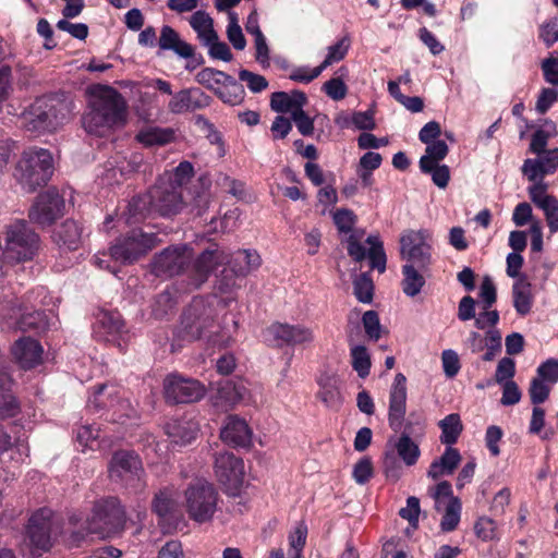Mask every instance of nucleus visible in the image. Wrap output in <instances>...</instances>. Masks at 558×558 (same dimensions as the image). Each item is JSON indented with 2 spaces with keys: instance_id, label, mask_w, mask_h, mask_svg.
<instances>
[{
  "instance_id": "1",
  "label": "nucleus",
  "mask_w": 558,
  "mask_h": 558,
  "mask_svg": "<svg viewBox=\"0 0 558 558\" xmlns=\"http://www.w3.org/2000/svg\"><path fill=\"white\" fill-rule=\"evenodd\" d=\"M128 106L122 95L108 85H96L89 90L88 111L82 122L88 134L105 136L126 121Z\"/></svg>"
},
{
  "instance_id": "2",
  "label": "nucleus",
  "mask_w": 558,
  "mask_h": 558,
  "mask_svg": "<svg viewBox=\"0 0 558 558\" xmlns=\"http://www.w3.org/2000/svg\"><path fill=\"white\" fill-rule=\"evenodd\" d=\"M182 192L178 185L159 178L154 186L144 195L134 196L126 206L119 220L126 225L138 222L147 214H158L162 217H172L178 215L184 207Z\"/></svg>"
},
{
  "instance_id": "3",
  "label": "nucleus",
  "mask_w": 558,
  "mask_h": 558,
  "mask_svg": "<svg viewBox=\"0 0 558 558\" xmlns=\"http://www.w3.org/2000/svg\"><path fill=\"white\" fill-rule=\"evenodd\" d=\"M126 523V512L117 497H105L96 500L90 515L85 521L83 531L72 533L74 542L80 543L86 535L95 534L101 539L121 533Z\"/></svg>"
},
{
  "instance_id": "4",
  "label": "nucleus",
  "mask_w": 558,
  "mask_h": 558,
  "mask_svg": "<svg viewBox=\"0 0 558 558\" xmlns=\"http://www.w3.org/2000/svg\"><path fill=\"white\" fill-rule=\"evenodd\" d=\"M39 235L23 219L7 225L0 235V248L9 263L32 260L39 250Z\"/></svg>"
},
{
  "instance_id": "5",
  "label": "nucleus",
  "mask_w": 558,
  "mask_h": 558,
  "mask_svg": "<svg viewBox=\"0 0 558 558\" xmlns=\"http://www.w3.org/2000/svg\"><path fill=\"white\" fill-rule=\"evenodd\" d=\"M69 116L68 105L57 97L37 98L24 113V126L27 131L51 132L62 125Z\"/></svg>"
},
{
  "instance_id": "6",
  "label": "nucleus",
  "mask_w": 558,
  "mask_h": 558,
  "mask_svg": "<svg viewBox=\"0 0 558 558\" xmlns=\"http://www.w3.org/2000/svg\"><path fill=\"white\" fill-rule=\"evenodd\" d=\"M219 326L216 324L211 308L205 306L201 298L193 300L181 317L180 333L186 340L204 339L215 347L218 344Z\"/></svg>"
},
{
  "instance_id": "7",
  "label": "nucleus",
  "mask_w": 558,
  "mask_h": 558,
  "mask_svg": "<svg viewBox=\"0 0 558 558\" xmlns=\"http://www.w3.org/2000/svg\"><path fill=\"white\" fill-rule=\"evenodd\" d=\"M17 179L28 192L47 184L53 173V158L45 148L32 147L23 151L16 167Z\"/></svg>"
},
{
  "instance_id": "8",
  "label": "nucleus",
  "mask_w": 558,
  "mask_h": 558,
  "mask_svg": "<svg viewBox=\"0 0 558 558\" xmlns=\"http://www.w3.org/2000/svg\"><path fill=\"white\" fill-rule=\"evenodd\" d=\"M189 517L198 523L209 521L217 507L218 494L211 483L197 478L189 484L184 493Z\"/></svg>"
},
{
  "instance_id": "9",
  "label": "nucleus",
  "mask_w": 558,
  "mask_h": 558,
  "mask_svg": "<svg viewBox=\"0 0 558 558\" xmlns=\"http://www.w3.org/2000/svg\"><path fill=\"white\" fill-rule=\"evenodd\" d=\"M160 243L156 233L132 229L117 239L110 247V257L122 264H132Z\"/></svg>"
},
{
  "instance_id": "10",
  "label": "nucleus",
  "mask_w": 558,
  "mask_h": 558,
  "mask_svg": "<svg viewBox=\"0 0 558 558\" xmlns=\"http://www.w3.org/2000/svg\"><path fill=\"white\" fill-rule=\"evenodd\" d=\"M37 298H46V289L39 287L24 295L23 302L12 303V318H16V326L22 331L44 332L50 327V319L45 311L36 310Z\"/></svg>"
},
{
  "instance_id": "11",
  "label": "nucleus",
  "mask_w": 558,
  "mask_h": 558,
  "mask_svg": "<svg viewBox=\"0 0 558 558\" xmlns=\"http://www.w3.org/2000/svg\"><path fill=\"white\" fill-rule=\"evenodd\" d=\"M87 407L95 411L106 408L112 410L111 420L118 423H124V417L135 415L130 401L123 397L121 389L113 385H100L88 398Z\"/></svg>"
},
{
  "instance_id": "12",
  "label": "nucleus",
  "mask_w": 558,
  "mask_h": 558,
  "mask_svg": "<svg viewBox=\"0 0 558 558\" xmlns=\"http://www.w3.org/2000/svg\"><path fill=\"white\" fill-rule=\"evenodd\" d=\"M162 389L165 400L169 404L197 402L206 392L204 385L198 380L178 373H171L165 377Z\"/></svg>"
},
{
  "instance_id": "13",
  "label": "nucleus",
  "mask_w": 558,
  "mask_h": 558,
  "mask_svg": "<svg viewBox=\"0 0 558 558\" xmlns=\"http://www.w3.org/2000/svg\"><path fill=\"white\" fill-rule=\"evenodd\" d=\"M215 473L228 496L241 497L244 474L241 458H236L231 452L219 453L215 460Z\"/></svg>"
},
{
  "instance_id": "14",
  "label": "nucleus",
  "mask_w": 558,
  "mask_h": 558,
  "mask_svg": "<svg viewBox=\"0 0 558 558\" xmlns=\"http://www.w3.org/2000/svg\"><path fill=\"white\" fill-rule=\"evenodd\" d=\"M429 232L425 229L409 230L400 239V254L405 265H414L426 270L430 264Z\"/></svg>"
},
{
  "instance_id": "15",
  "label": "nucleus",
  "mask_w": 558,
  "mask_h": 558,
  "mask_svg": "<svg viewBox=\"0 0 558 558\" xmlns=\"http://www.w3.org/2000/svg\"><path fill=\"white\" fill-rule=\"evenodd\" d=\"M191 259L192 253L186 245L169 246L155 255L151 272L157 277L170 278L181 274Z\"/></svg>"
},
{
  "instance_id": "16",
  "label": "nucleus",
  "mask_w": 558,
  "mask_h": 558,
  "mask_svg": "<svg viewBox=\"0 0 558 558\" xmlns=\"http://www.w3.org/2000/svg\"><path fill=\"white\" fill-rule=\"evenodd\" d=\"M369 248L366 251L365 246L351 234L347 240V250L349 256L355 262H362L367 256L372 269L378 270L380 274L385 272L387 256L384 248V243L378 234H369L365 241Z\"/></svg>"
},
{
  "instance_id": "17",
  "label": "nucleus",
  "mask_w": 558,
  "mask_h": 558,
  "mask_svg": "<svg viewBox=\"0 0 558 558\" xmlns=\"http://www.w3.org/2000/svg\"><path fill=\"white\" fill-rule=\"evenodd\" d=\"M64 205V198L59 192L56 189H48L36 197L28 218L39 226H50L63 214Z\"/></svg>"
},
{
  "instance_id": "18",
  "label": "nucleus",
  "mask_w": 558,
  "mask_h": 558,
  "mask_svg": "<svg viewBox=\"0 0 558 558\" xmlns=\"http://www.w3.org/2000/svg\"><path fill=\"white\" fill-rule=\"evenodd\" d=\"M264 337L269 344L278 348L306 344L314 340V333L311 328L303 325L282 323L271 324L265 330Z\"/></svg>"
},
{
  "instance_id": "19",
  "label": "nucleus",
  "mask_w": 558,
  "mask_h": 558,
  "mask_svg": "<svg viewBox=\"0 0 558 558\" xmlns=\"http://www.w3.org/2000/svg\"><path fill=\"white\" fill-rule=\"evenodd\" d=\"M53 512L49 508H40L32 514L27 525V536L35 549L48 551L51 543Z\"/></svg>"
},
{
  "instance_id": "20",
  "label": "nucleus",
  "mask_w": 558,
  "mask_h": 558,
  "mask_svg": "<svg viewBox=\"0 0 558 558\" xmlns=\"http://www.w3.org/2000/svg\"><path fill=\"white\" fill-rule=\"evenodd\" d=\"M407 413V377L402 373L395 376L389 392L388 423L389 427L399 432Z\"/></svg>"
},
{
  "instance_id": "21",
  "label": "nucleus",
  "mask_w": 558,
  "mask_h": 558,
  "mask_svg": "<svg viewBox=\"0 0 558 558\" xmlns=\"http://www.w3.org/2000/svg\"><path fill=\"white\" fill-rule=\"evenodd\" d=\"M537 158L524 160L521 171L529 181H536L548 174H554L558 169V147L546 149Z\"/></svg>"
},
{
  "instance_id": "22",
  "label": "nucleus",
  "mask_w": 558,
  "mask_h": 558,
  "mask_svg": "<svg viewBox=\"0 0 558 558\" xmlns=\"http://www.w3.org/2000/svg\"><path fill=\"white\" fill-rule=\"evenodd\" d=\"M209 104L210 97L199 88H186L172 96L168 109L174 114H181L206 108Z\"/></svg>"
},
{
  "instance_id": "23",
  "label": "nucleus",
  "mask_w": 558,
  "mask_h": 558,
  "mask_svg": "<svg viewBox=\"0 0 558 558\" xmlns=\"http://www.w3.org/2000/svg\"><path fill=\"white\" fill-rule=\"evenodd\" d=\"M108 471L112 478L122 480L126 475L140 478L143 473L142 460L134 451L120 450L112 454Z\"/></svg>"
},
{
  "instance_id": "24",
  "label": "nucleus",
  "mask_w": 558,
  "mask_h": 558,
  "mask_svg": "<svg viewBox=\"0 0 558 558\" xmlns=\"http://www.w3.org/2000/svg\"><path fill=\"white\" fill-rule=\"evenodd\" d=\"M227 260V255L218 248L213 246L205 250L195 260L193 266V281L194 288L201 287L209 277V275Z\"/></svg>"
},
{
  "instance_id": "25",
  "label": "nucleus",
  "mask_w": 558,
  "mask_h": 558,
  "mask_svg": "<svg viewBox=\"0 0 558 558\" xmlns=\"http://www.w3.org/2000/svg\"><path fill=\"white\" fill-rule=\"evenodd\" d=\"M43 347L32 338H21L12 347V354L22 368L29 369L41 362Z\"/></svg>"
},
{
  "instance_id": "26",
  "label": "nucleus",
  "mask_w": 558,
  "mask_h": 558,
  "mask_svg": "<svg viewBox=\"0 0 558 558\" xmlns=\"http://www.w3.org/2000/svg\"><path fill=\"white\" fill-rule=\"evenodd\" d=\"M82 226L68 219L54 230L52 239L61 251H76L82 244Z\"/></svg>"
},
{
  "instance_id": "27",
  "label": "nucleus",
  "mask_w": 558,
  "mask_h": 558,
  "mask_svg": "<svg viewBox=\"0 0 558 558\" xmlns=\"http://www.w3.org/2000/svg\"><path fill=\"white\" fill-rule=\"evenodd\" d=\"M28 457V447L21 440L11 439V436L0 429V463L17 465Z\"/></svg>"
},
{
  "instance_id": "28",
  "label": "nucleus",
  "mask_w": 558,
  "mask_h": 558,
  "mask_svg": "<svg viewBox=\"0 0 558 558\" xmlns=\"http://www.w3.org/2000/svg\"><path fill=\"white\" fill-rule=\"evenodd\" d=\"M307 102L305 93L294 89L291 93L275 92L270 97V108L272 111L278 113H291L295 112L299 108L304 107Z\"/></svg>"
},
{
  "instance_id": "29",
  "label": "nucleus",
  "mask_w": 558,
  "mask_h": 558,
  "mask_svg": "<svg viewBox=\"0 0 558 558\" xmlns=\"http://www.w3.org/2000/svg\"><path fill=\"white\" fill-rule=\"evenodd\" d=\"M512 304L519 316H526L531 313L534 304L532 284L526 276H521L512 284Z\"/></svg>"
},
{
  "instance_id": "30",
  "label": "nucleus",
  "mask_w": 558,
  "mask_h": 558,
  "mask_svg": "<svg viewBox=\"0 0 558 558\" xmlns=\"http://www.w3.org/2000/svg\"><path fill=\"white\" fill-rule=\"evenodd\" d=\"M158 46L161 50H171L184 59L191 58L194 54L193 46L182 40L179 33L169 25L161 27Z\"/></svg>"
},
{
  "instance_id": "31",
  "label": "nucleus",
  "mask_w": 558,
  "mask_h": 558,
  "mask_svg": "<svg viewBox=\"0 0 558 558\" xmlns=\"http://www.w3.org/2000/svg\"><path fill=\"white\" fill-rule=\"evenodd\" d=\"M195 423L186 420H170L165 424V433L171 442L180 446L192 442L197 436Z\"/></svg>"
},
{
  "instance_id": "32",
  "label": "nucleus",
  "mask_w": 558,
  "mask_h": 558,
  "mask_svg": "<svg viewBox=\"0 0 558 558\" xmlns=\"http://www.w3.org/2000/svg\"><path fill=\"white\" fill-rule=\"evenodd\" d=\"M124 323L119 312L104 311L98 317L94 327L95 333L106 341L114 338L123 330Z\"/></svg>"
},
{
  "instance_id": "33",
  "label": "nucleus",
  "mask_w": 558,
  "mask_h": 558,
  "mask_svg": "<svg viewBox=\"0 0 558 558\" xmlns=\"http://www.w3.org/2000/svg\"><path fill=\"white\" fill-rule=\"evenodd\" d=\"M241 1L242 0H215L217 10L227 11L229 14L227 35L235 49H244V36L242 34L241 26L238 23V15L230 12V10Z\"/></svg>"
},
{
  "instance_id": "34",
  "label": "nucleus",
  "mask_w": 558,
  "mask_h": 558,
  "mask_svg": "<svg viewBox=\"0 0 558 558\" xmlns=\"http://www.w3.org/2000/svg\"><path fill=\"white\" fill-rule=\"evenodd\" d=\"M461 461V454L458 449L447 446L438 460L432 462L427 475L437 480L444 474H452Z\"/></svg>"
},
{
  "instance_id": "35",
  "label": "nucleus",
  "mask_w": 558,
  "mask_h": 558,
  "mask_svg": "<svg viewBox=\"0 0 558 558\" xmlns=\"http://www.w3.org/2000/svg\"><path fill=\"white\" fill-rule=\"evenodd\" d=\"M558 135L556 123L550 119H541L537 121V129L531 136L529 146L530 153L539 155L546 148L548 141Z\"/></svg>"
},
{
  "instance_id": "36",
  "label": "nucleus",
  "mask_w": 558,
  "mask_h": 558,
  "mask_svg": "<svg viewBox=\"0 0 558 558\" xmlns=\"http://www.w3.org/2000/svg\"><path fill=\"white\" fill-rule=\"evenodd\" d=\"M319 390L317 398L327 408H339L341 405V393L335 376L323 374L317 379Z\"/></svg>"
},
{
  "instance_id": "37",
  "label": "nucleus",
  "mask_w": 558,
  "mask_h": 558,
  "mask_svg": "<svg viewBox=\"0 0 558 558\" xmlns=\"http://www.w3.org/2000/svg\"><path fill=\"white\" fill-rule=\"evenodd\" d=\"M189 22L202 45L216 39L217 33L214 29V21L208 13L201 10L196 11L191 15Z\"/></svg>"
},
{
  "instance_id": "38",
  "label": "nucleus",
  "mask_w": 558,
  "mask_h": 558,
  "mask_svg": "<svg viewBox=\"0 0 558 558\" xmlns=\"http://www.w3.org/2000/svg\"><path fill=\"white\" fill-rule=\"evenodd\" d=\"M221 440L231 448L244 446V420L229 416L220 433Z\"/></svg>"
},
{
  "instance_id": "39",
  "label": "nucleus",
  "mask_w": 558,
  "mask_h": 558,
  "mask_svg": "<svg viewBox=\"0 0 558 558\" xmlns=\"http://www.w3.org/2000/svg\"><path fill=\"white\" fill-rule=\"evenodd\" d=\"M423 271L414 265H403L402 275L403 279L401 282L402 291L407 296L414 298L425 286V278Z\"/></svg>"
},
{
  "instance_id": "40",
  "label": "nucleus",
  "mask_w": 558,
  "mask_h": 558,
  "mask_svg": "<svg viewBox=\"0 0 558 558\" xmlns=\"http://www.w3.org/2000/svg\"><path fill=\"white\" fill-rule=\"evenodd\" d=\"M438 426L441 429L440 442L446 446H452L458 441L463 430V425L458 413H451L439 421Z\"/></svg>"
},
{
  "instance_id": "41",
  "label": "nucleus",
  "mask_w": 558,
  "mask_h": 558,
  "mask_svg": "<svg viewBox=\"0 0 558 558\" xmlns=\"http://www.w3.org/2000/svg\"><path fill=\"white\" fill-rule=\"evenodd\" d=\"M410 427V424L405 425V430L401 434L399 437L396 449L398 452V456L401 458V460L408 465L412 466L414 465L421 454L418 445H416L410 436V432L408 430Z\"/></svg>"
},
{
  "instance_id": "42",
  "label": "nucleus",
  "mask_w": 558,
  "mask_h": 558,
  "mask_svg": "<svg viewBox=\"0 0 558 558\" xmlns=\"http://www.w3.org/2000/svg\"><path fill=\"white\" fill-rule=\"evenodd\" d=\"M12 380L9 377L0 384V418L13 417L17 414L20 405L11 391Z\"/></svg>"
},
{
  "instance_id": "43",
  "label": "nucleus",
  "mask_w": 558,
  "mask_h": 558,
  "mask_svg": "<svg viewBox=\"0 0 558 558\" xmlns=\"http://www.w3.org/2000/svg\"><path fill=\"white\" fill-rule=\"evenodd\" d=\"M216 95L225 102L231 106L242 104L244 100V88L232 76L227 75L226 82L220 85Z\"/></svg>"
},
{
  "instance_id": "44",
  "label": "nucleus",
  "mask_w": 558,
  "mask_h": 558,
  "mask_svg": "<svg viewBox=\"0 0 558 558\" xmlns=\"http://www.w3.org/2000/svg\"><path fill=\"white\" fill-rule=\"evenodd\" d=\"M449 153V147L442 140H437L426 144L425 155L420 158V169H430V165L438 163Z\"/></svg>"
},
{
  "instance_id": "45",
  "label": "nucleus",
  "mask_w": 558,
  "mask_h": 558,
  "mask_svg": "<svg viewBox=\"0 0 558 558\" xmlns=\"http://www.w3.org/2000/svg\"><path fill=\"white\" fill-rule=\"evenodd\" d=\"M173 131L170 129L147 128L138 132L136 138L145 146L163 145L172 141Z\"/></svg>"
},
{
  "instance_id": "46",
  "label": "nucleus",
  "mask_w": 558,
  "mask_h": 558,
  "mask_svg": "<svg viewBox=\"0 0 558 558\" xmlns=\"http://www.w3.org/2000/svg\"><path fill=\"white\" fill-rule=\"evenodd\" d=\"M353 294L361 303L369 304L373 302L374 283L368 272H362L354 278Z\"/></svg>"
},
{
  "instance_id": "47",
  "label": "nucleus",
  "mask_w": 558,
  "mask_h": 558,
  "mask_svg": "<svg viewBox=\"0 0 558 558\" xmlns=\"http://www.w3.org/2000/svg\"><path fill=\"white\" fill-rule=\"evenodd\" d=\"M246 33H250L254 36V47H255V59L262 65V68H268L270 65L269 62V48L266 41V37L260 31L259 26H248L246 25Z\"/></svg>"
},
{
  "instance_id": "48",
  "label": "nucleus",
  "mask_w": 558,
  "mask_h": 558,
  "mask_svg": "<svg viewBox=\"0 0 558 558\" xmlns=\"http://www.w3.org/2000/svg\"><path fill=\"white\" fill-rule=\"evenodd\" d=\"M352 368L357 373L359 377L365 378L371 372V356L365 345L357 344L351 348Z\"/></svg>"
},
{
  "instance_id": "49",
  "label": "nucleus",
  "mask_w": 558,
  "mask_h": 558,
  "mask_svg": "<svg viewBox=\"0 0 558 558\" xmlns=\"http://www.w3.org/2000/svg\"><path fill=\"white\" fill-rule=\"evenodd\" d=\"M461 502L459 498L452 497L446 507L440 521V529L444 532L454 531L460 522Z\"/></svg>"
},
{
  "instance_id": "50",
  "label": "nucleus",
  "mask_w": 558,
  "mask_h": 558,
  "mask_svg": "<svg viewBox=\"0 0 558 558\" xmlns=\"http://www.w3.org/2000/svg\"><path fill=\"white\" fill-rule=\"evenodd\" d=\"M349 48L350 39L348 37H343L336 44L329 46L324 61L318 65L322 68V72L329 65L343 60L349 51Z\"/></svg>"
},
{
  "instance_id": "51",
  "label": "nucleus",
  "mask_w": 558,
  "mask_h": 558,
  "mask_svg": "<svg viewBox=\"0 0 558 558\" xmlns=\"http://www.w3.org/2000/svg\"><path fill=\"white\" fill-rule=\"evenodd\" d=\"M177 304L174 294L169 290L159 293L153 304V315L156 318L162 319L168 314L172 313Z\"/></svg>"
},
{
  "instance_id": "52",
  "label": "nucleus",
  "mask_w": 558,
  "mask_h": 558,
  "mask_svg": "<svg viewBox=\"0 0 558 558\" xmlns=\"http://www.w3.org/2000/svg\"><path fill=\"white\" fill-rule=\"evenodd\" d=\"M227 75L222 71L205 68L196 74V81L216 93L220 85L226 82Z\"/></svg>"
},
{
  "instance_id": "53",
  "label": "nucleus",
  "mask_w": 558,
  "mask_h": 558,
  "mask_svg": "<svg viewBox=\"0 0 558 558\" xmlns=\"http://www.w3.org/2000/svg\"><path fill=\"white\" fill-rule=\"evenodd\" d=\"M533 184L529 186L527 192L531 201L538 207L543 208L545 203L549 204L554 199H556L555 196L548 195L547 189L548 185L546 182H544V178H538L536 181H532Z\"/></svg>"
},
{
  "instance_id": "54",
  "label": "nucleus",
  "mask_w": 558,
  "mask_h": 558,
  "mask_svg": "<svg viewBox=\"0 0 558 558\" xmlns=\"http://www.w3.org/2000/svg\"><path fill=\"white\" fill-rule=\"evenodd\" d=\"M332 220L340 233H349L353 230L356 222V216L353 210L348 208H338L332 214Z\"/></svg>"
},
{
  "instance_id": "55",
  "label": "nucleus",
  "mask_w": 558,
  "mask_h": 558,
  "mask_svg": "<svg viewBox=\"0 0 558 558\" xmlns=\"http://www.w3.org/2000/svg\"><path fill=\"white\" fill-rule=\"evenodd\" d=\"M175 509V502L168 492H160L155 496L153 502L154 512L163 519L171 518Z\"/></svg>"
},
{
  "instance_id": "56",
  "label": "nucleus",
  "mask_w": 558,
  "mask_h": 558,
  "mask_svg": "<svg viewBox=\"0 0 558 558\" xmlns=\"http://www.w3.org/2000/svg\"><path fill=\"white\" fill-rule=\"evenodd\" d=\"M362 324L368 339L377 341L381 337V325L376 311H366L362 316Z\"/></svg>"
},
{
  "instance_id": "57",
  "label": "nucleus",
  "mask_w": 558,
  "mask_h": 558,
  "mask_svg": "<svg viewBox=\"0 0 558 558\" xmlns=\"http://www.w3.org/2000/svg\"><path fill=\"white\" fill-rule=\"evenodd\" d=\"M218 398L225 407H233L242 399V392L231 380H226L219 386Z\"/></svg>"
},
{
  "instance_id": "58",
  "label": "nucleus",
  "mask_w": 558,
  "mask_h": 558,
  "mask_svg": "<svg viewBox=\"0 0 558 558\" xmlns=\"http://www.w3.org/2000/svg\"><path fill=\"white\" fill-rule=\"evenodd\" d=\"M307 527L305 524H299L289 536L290 557L296 556L302 558V551L306 543Z\"/></svg>"
},
{
  "instance_id": "59",
  "label": "nucleus",
  "mask_w": 558,
  "mask_h": 558,
  "mask_svg": "<svg viewBox=\"0 0 558 558\" xmlns=\"http://www.w3.org/2000/svg\"><path fill=\"white\" fill-rule=\"evenodd\" d=\"M486 349L482 356L485 362L493 361L501 351V333L498 329L492 328L486 331Z\"/></svg>"
},
{
  "instance_id": "60",
  "label": "nucleus",
  "mask_w": 558,
  "mask_h": 558,
  "mask_svg": "<svg viewBox=\"0 0 558 558\" xmlns=\"http://www.w3.org/2000/svg\"><path fill=\"white\" fill-rule=\"evenodd\" d=\"M374 474L373 463L371 458L363 457L353 466L352 476L356 484H366Z\"/></svg>"
},
{
  "instance_id": "61",
  "label": "nucleus",
  "mask_w": 558,
  "mask_h": 558,
  "mask_svg": "<svg viewBox=\"0 0 558 558\" xmlns=\"http://www.w3.org/2000/svg\"><path fill=\"white\" fill-rule=\"evenodd\" d=\"M474 531L483 542L494 541L497 537L496 523L488 517H481L474 524Z\"/></svg>"
},
{
  "instance_id": "62",
  "label": "nucleus",
  "mask_w": 558,
  "mask_h": 558,
  "mask_svg": "<svg viewBox=\"0 0 558 558\" xmlns=\"http://www.w3.org/2000/svg\"><path fill=\"white\" fill-rule=\"evenodd\" d=\"M544 80L553 85H558V51H554L548 58L542 61Z\"/></svg>"
},
{
  "instance_id": "63",
  "label": "nucleus",
  "mask_w": 558,
  "mask_h": 558,
  "mask_svg": "<svg viewBox=\"0 0 558 558\" xmlns=\"http://www.w3.org/2000/svg\"><path fill=\"white\" fill-rule=\"evenodd\" d=\"M539 39L544 45L549 48L558 41V17H553L545 21L539 26Z\"/></svg>"
},
{
  "instance_id": "64",
  "label": "nucleus",
  "mask_w": 558,
  "mask_h": 558,
  "mask_svg": "<svg viewBox=\"0 0 558 558\" xmlns=\"http://www.w3.org/2000/svg\"><path fill=\"white\" fill-rule=\"evenodd\" d=\"M537 378L549 384L558 383V359H547L536 369Z\"/></svg>"
}]
</instances>
